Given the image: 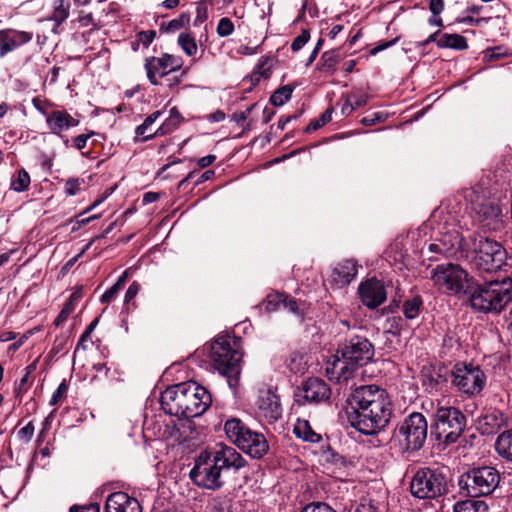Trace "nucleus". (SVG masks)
Returning a JSON list of instances; mask_svg holds the SVG:
<instances>
[{
    "label": "nucleus",
    "mask_w": 512,
    "mask_h": 512,
    "mask_svg": "<svg viewBox=\"0 0 512 512\" xmlns=\"http://www.w3.org/2000/svg\"><path fill=\"white\" fill-rule=\"evenodd\" d=\"M238 448L251 457L260 459L268 452L269 445L262 433L250 429L246 431V436Z\"/></svg>",
    "instance_id": "412c9836"
},
{
    "label": "nucleus",
    "mask_w": 512,
    "mask_h": 512,
    "mask_svg": "<svg viewBox=\"0 0 512 512\" xmlns=\"http://www.w3.org/2000/svg\"><path fill=\"white\" fill-rule=\"evenodd\" d=\"M211 357L216 368L224 375L231 377L240 373V353L233 349L225 337H218L211 345Z\"/></svg>",
    "instance_id": "ddd939ff"
},
{
    "label": "nucleus",
    "mask_w": 512,
    "mask_h": 512,
    "mask_svg": "<svg viewBox=\"0 0 512 512\" xmlns=\"http://www.w3.org/2000/svg\"><path fill=\"white\" fill-rule=\"evenodd\" d=\"M351 425L365 435L384 429L390 422L393 407L385 389L377 385L357 387L349 397Z\"/></svg>",
    "instance_id": "f257e3e1"
},
{
    "label": "nucleus",
    "mask_w": 512,
    "mask_h": 512,
    "mask_svg": "<svg viewBox=\"0 0 512 512\" xmlns=\"http://www.w3.org/2000/svg\"><path fill=\"white\" fill-rule=\"evenodd\" d=\"M254 107H255V104L249 106L245 111H242L239 113H234L233 117H232L233 120L235 122H237L238 124L245 122Z\"/></svg>",
    "instance_id": "680f3d73"
},
{
    "label": "nucleus",
    "mask_w": 512,
    "mask_h": 512,
    "mask_svg": "<svg viewBox=\"0 0 512 512\" xmlns=\"http://www.w3.org/2000/svg\"><path fill=\"white\" fill-rule=\"evenodd\" d=\"M64 0H59V5L56 7L55 15H54V25L52 28V32L59 33L58 28L61 26V23L64 19V10H62Z\"/></svg>",
    "instance_id": "8fccbe9b"
},
{
    "label": "nucleus",
    "mask_w": 512,
    "mask_h": 512,
    "mask_svg": "<svg viewBox=\"0 0 512 512\" xmlns=\"http://www.w3.org/2000/svg\"><path fill=\"white\" fill-rule=\"evenodd\" d=\"M280 303L283 304V306L290 312L295 314L299 313L298 303L283 294L269 295L267 297L266 309L268 311H274L278 308Z\"/></svg>",
    "instance_id": "7c9ffc66"
},
{
    "label": "nucleus",
    "mask_w": 512,
    "mask_h": 512,
    "mask_svg": "<svg viewBox=\"0 0 512 512\" xmlns=\"http://www.w3.org/2000/svg\"><path fill=\"white\" fill-rule=\"evenodd\" d=\"M29 185L30 176L25 169L19 170L16 178H14L11 182V188L17 192L25 191Z\"/></svg>",
    "instance_id": "ea45409f"
},
{
    "label": "nucleus",
    "mask_w": 512,
    "mask_h": 512,
    "mask_svg": "<svg viewBox=\"0 0 512 512\" xmlns=\"http://www.w3.org/2000/svg\"><path fill=\"white\" fill-rule=\"evenodd\" d=\"M505 259L506 250L500 242L479 236L472 258V264L479 275L496 272L502 267Z\"/></svg>",
    "instance_id": "6e6552de"
},
{
    "label": "nucleus",
    "mask_w": 512,
    "mask_h": 512,
    "mask_svg": "<svg viewBox=\"0 0 512 512\" xmlns=\"http://www.w3.org/2000/svg\"><path fill=\"white\" fill-rule=\"evenodd\" d=\"M175 109H172L171 110V117L169 119V122L165 123L164 125H162L155 133L153 134H149V135H146V132L148 130V128L159 118V116L161 115V112L160 111H155L153 112L151 115H149L148 117H146V119L144 120V122L139 125L137 128H136V135L137 136H142L143 137V140H149V139H152L155 135H162V134H165L166 132L169 131V125H170V122L173 121V112H174Z\"/></svg>",
    "instance_id": "bb28decb"
},
{
    "label": "nucleus",
    "mask_w": 512,
    "mask_h": 512,
    "mask_svg": "<svg viewBox=\"0 0 512 512\" xmlns=\"http://www.w3.org/2000/svg\"><path fill=\"white\" fill-rule=\"evenodd\" d=\"M358 290L362 303L370 309L378 307L386 300L385 287L375 278L361 283Z\"/></svg>",
    "instance_id": "6ab92c4d"
},
{
    "label": "nucleus",
    "mask_w": 512,
    "mask_h": 512,
    "mask_svg": "<svg viewBox=\"0 0 512 512\" xmlns=\"http://www.w3.org/2000/svg\"><path fill=\"white\" fill-rule=\"evenodd\" d=\"M428 425L425 417L418 412L411 413L396 428L393 440L402 451H418L427 439Z\"/></svg>",
    "instance_id": "0eeeda50"
},
{
    "label": "nucleus",
    "mask_w": 512,
    "mask_h": 512,
    "mask_svg": "<svg viewBox=\"0 0 512 512\" xmlns=\"http://www.w3.org/2000/svg\"><path fill=\"white\" fill-rule=\"evenodd\" d=\"M140 290V285L137 282H133L128 287L126 293H125V303H129L131 300L135 298V296L138 294Z\"/></svg>",
    "instance_id": "13d9d810"
},
{
    "label": "nucleus",
    "mask_w": 512,
    "mask_h": 512,
    "mask_svg": "<svg viewBox=\"0 0 512 512\" xmlns=\"http://www.w3.org/2000/svg\"><path fill=\"white\" fill-rule=\"evenodd\" d=\"M257 408L258 416L268 423H274L282 416L280 397L270 388L259 391Z\"/></svg>",
    "instance_id": "f3484780"
},
{
    "label": "nucleus",
    "mask_w": 512,
    "mask_h": 512,
    "mask_svg": "<svg viewBox=\"0 0 512 512\" xmlns=\"http://www.w3.org/2000/svg\"><path fill=\"white\" fill-rule=\"evenodd\" d=\"M249 430H250V428L248 426H246L238 418H230V419L226 420V422L224 424V431H225L226 436L237 447L243 441V438H245L246 431H249Z\"/></svg>",
    "instance_id": "a878e982"
},
{
    "label": "nucleus",
    "mask_w": 512,
    "mask_h": 512,
    "mask_svg": "<svg viewBox=\"0 0 512 512\" xmlns=\"http://www.w3.org/2000/svg\"><path fill=\"white\" fill-rule=\"evenodd\" d=\"M310 39L308 30H303L292 42L291 49L299 51Z\"/></svg>",
    "instance_id": "09e8293b"
},
{
    "label": "nucleus",
    "mask_w": 512,
    "mask_h": 512,
    "mask_svg": "<svg viewBox=\"0 0 512 512\" xmlns=\"http://www.w3.org/2000/svg\"><path fill=\"white\" fill-rule=\"evenodd\" d=\"M410 492L418 499H434L446 492L445 476L430 468H420L412 476Z\"/></svg>",
    "instance_id": "9d476101"
},
{
    "label": "nucleus",
    "mask_w": 512,
    "mask_h": 512,
    "mask_svg": "<svg viewBox=\"0 0 512 512\" xmlns=\"http://www.w3.org/2000/svg\"><path fill=\"white\" fill-rule=\"evenodd\" d=\"M70 512H100V506L98 504H91L85 507L73 506L70 508Z\"/></svg>",
    "instance_id": "0e129e2a"
},
{
    "label": "nucleus",
    "mask_w": 512,
    "mask_h": 512,
    "mask_svg": "<svg viewBox=\"0 0 512 512\" xmlns=\"http://www.w3.org/2000/svg\"><path fill=\"white\" fill-rule=\"evenodd\" d=\"M422 306V300L416 296L408 299L404 302L402 310L407 319H414L418 316L420 308Z\"/></svg>",
    "instance_id": "e433bc0d"
},
{
    "label": "nucleus",
    "mask_w": 512,
    "mask_h": 512,
    "mask_svg": "<svg viewBox=\"0 0 512 512\" xmlns=\"http://www.w3.org/2000/svg\"><path fill=\"white\" fill-rule=\"evenodd\" d=\"M293 89L289 85L278 88L270 97V103L274 106H282L287 103L292 96Z\"/></svg>",
    "instance_id": "c9c22d12"
},
{
    "label": "nucleus",
    "mask_w": 512,
    "mask_h": 512,
    "mask_svg": "<svg viewBox=\"0 0 512 512\" xmlns=\"http://www.w3.org/2000/svg\"><path fill=\"white\" fill-rule=\"evenodd\" d=\"M178 44L187 56L193 57L197 54L198 46L195 37L190 33H180Z\"/></svg>",
    "instance_id": "f704fd0d"
},
{
    "label": "nucleus",
    "mask_w": 512,
    "mask_h": 512,
    "mask_svg": "<svg viewBox=\"0 0 512 512\" xmlns=\"http://www.w3.org/2000/svg\"><path fill=\"white\" fill-rule=\"evenodd\" d=\"M105 512H142V508L136 498L125 492H114L106 500Z\"/></svg>",
    "instance_id": "4be33fe9"
},
{
    "label": "nucleus",
    "mask_w": 512,
    "mask_h": 512,
    "mask_svg": "<svg viewBox=\"0 0 512 512\" xmlns=\"http://www.w3.org/2000/svg\"><path fill=\"white\" fill-rule=\"evenodd\" d=\"M468 294H470L469 301L473 309L482 312H500L512 301V279L491 280L480 286L475 282L474 289Z\"/></svg>",
    "instance_id": "7ed1b4c3"
},
{
    "label": "nucleus",
    "mask_w": 512,
    "mask_h": 512,
    "mask_svg": "<svg viewBox=\"0 0 512 512\" xmlns=\"http://www.w3.org/2000/svg\"><path fill=\"white\" fill-rule=\"evenodd\" d=\"M186 388H188V382H183L170 386L162 392L160 402L165 413L179 418L182 417Z\"/></svg>",
    "instance_id": "a211bd4d"
},
{
    "label": "nucleus",
    "mask_w": 512,
    "mask_h": 512,
    "mask_svg": "<svg viewBox=\"0 0 512 512\" xmlns=\"http://www.w3.org/2000/svg\"><path fill=\"white\" fill-rule=\"evenodd\" d=\"M33 434L34 425L32 424V422H29L26 426H24L18 431V437L25 442H29L32 439Z\"/></svg>",
    "instance_id": "5fc2aeb1"
},
{
    "label": "nucleus",
    "mask_w": 512,
    "mask_h": 512,
    "mask_svg": "<svg viewBox=\"0 0 512 512\" xmlns=\"http://www.w3.org/2000/svg\"><path fill=\"white\" fill-rule=\"evenodd\" d=\"M465 200L470 203L480 226L490 232H501L505 226L499 205L487 198L482 187H472L464 191Z\"/></svg>",
    "instance_id": "20e7f679"
},
{
    "label": "nucleus",
    "mask_w": 512,
    "mask_h": 512,
    "mask_svg": "<svg viewBox=\"0 0 512 512\" xmlns=\"http://www.w3.org/2000/svg\"><path fill=\"white\" fill-rule=\"evenodd\" d=\"M221 468L213 461L208 451L200 453L194 468L190 471L191 480L200 487L217 490L222 487Z\"/></svg>",
    "instance_id": "f8f14e48"
},
{
    "label": "nucleus",
    "mask_w": 512,
    "mask_h": 512,
    "mask_svg": "<svg viewBox=\"0 0 512 512\" xmlns=\"http://www.w3.org/2000/svg\"><path fill=\"white\" fill-rule=\"evenodd\" d=\"M487 377L480 366L472 363H458L452 370V384L461 393L474 397L486 385Z\"/></svg>",
    "instance_id": "9b49d317"
},
{
    "label": "nucleus",
    "mask_w": 512,
    "mask_h": 512,
    "mask_svg": "<svg viewBox=\"0 0 512 512\" xmlns=\"http://www.w3.org/2000/svg\"><path fill=\"white\" fill-rule=\"evenodd\" d=\"M208 453L213 461L221 468L222 472L229 470L237 472L246 466V460L232 446L217 443Z\"/></svg>",
    "instance_id": "dca6fc26"
},
{
    "label": "nucleus",
    "mask_w": 512,
    "mask_h": 512,
    "mask_svg": "<svg viewBox=\"0 0 512 512\" xmlns=\"http://www.w3.org/2000/svg\"><path fill=\"white\" fill-rule=\"evenodd\" d=\"M444 0H430L429 9L434 16H438L444 10Z\"/></svg>",
    "instance_id": "052dcab7"
},
{
    "label": "nucleus",
    "mask_w": 512,
    "mask_h": 512,
    "mask_svg": "<svg viewBox=\"0 0 512 512\" xmlns=\"http://www.w3.org/2000/svg\"><path fill=\"white\" fill-rule=\"evenodd\" d=\"M120 290L121 289L119 288V285H113L107 291H105V293L102 295L101 302L109 303L110 301H112L115 298V296L117 295V293Z\"/></svg>",
    "instance_id": "4d7b16f0"
},
{
    "label": "nucleus",
    "mask_w": 512,
    "mask_h": 512,
    "mask_svg": "<svg viewBox=\"0 0 512 512\" xmlns=\"http://www.w3.org/2000/svg\"><path fill=\"white\" fill-rule=\"evenodd\" d=\"M207 17H208V15H207L206 7L199 5L197 7V16L195 19V25L203 23L207 19Z\"/></svg>",
    "instance_id": "774afa93"
},
{
    "label": "nucleus",
    "mask_w": 512,
    "mask_h": 512,
    "mask_svg": "<svg viewBox=\"0 0 512 512\" xmlns=\"http://www.w3.org/2000/svg\"><path fill=\"white\" fill-rule=\"evenodd\" d=\"M347 96L352 99L355 108H359L367 104L368 97L366 94L351 93Z\"/></svg>",
    "instance_id": "bf43d9fd"
},
{
    "label": "nucleus",
    "mask_w": 512,
    "mask_h": 512,
    "mask_svg": "<svg viewBox=\"0 0 512 512\" xmlns=\"http://www.w3.org/2000/svg\"><path fill=\"white\" fill-rule=\"evenodd\" d=\"M356 263L352 260H346L338 263L332 270L331 282L338 288L348 285L356 276Z\"/></svg>",
    "instance_id": "b1692460"
},
{
    "label": "nucleus",
    "mask_w": 512,
    "mask_h": 512,
    "mask_svg": "<svg viewBox=\"0 0 512 512\" xmlns=\"http://www.w3.org/2000/svg\"><path fill=\"white\" fill-rule=\"evenodd\" d=\"M95 218H96V216L83 217V214H79L76 217V219H71L69 221V224L72 225L71 230L76 231V230L80 229L83 225H86L87 223H89L91 220H93ZM66 225H68L67 222H66Z\"/></svg>",
    "instance_id": "3c124183"
},
{
    "label": "nucleus",
    "mask_w": 512,
    "mask_h": 512,
    "mask_svg": "<svg viewBox=\"0 0 512 512\" xmlns=\"http://www.w3.org/2000/svg\"><path fill=\"white\" fill-rule=\"evenodd\" d=\"M301 512H336L332 507L323 502H314L306 505Z\"/></svg>",
    "instance_id": "de8ad7c7"
},
{
    "label": "nucleus",
    "mask_w": 512,
    "mask_h": 512,
    "mask_svg": "<svg viewBox=\"0 0 512 512\" xmlns=\"http://www.w3.org/2000/svg\"><path fill=\"white\" fill-rule=\"evenodd\" d=\"M433 284L451 295H467L475 287V279L460 265L443 263L431 271Z\"/></svg>",
    "instance_id": "39448f33"
},
{
    "label": "nucleus",
    "mask_w": 512,
    "mask_h": 512,
    "mask_svg": "<svg viewBox=\"0 0 512 512\" xmlns=\"http://www.w3.org/2000/svg\"><path fill=\"white\" fill-rule=\"evenodd\" d=\"M454 512H488V505L485 501L474 497L457 501L453 507Z\"/></svg>",
    "instance_id": "2f4dec72"
},
{
    "label": "nucleus",
    "mask_w": 512,
    "mask_h": 512,
    "mask_svg": "<svg viewBox=\"0 0 512 512\" xmlns=\"http://www.w3.org/2000/svg\"><path fill=\"white\" fill-rule=\"evenodd\" d=\"M189 21L190 16L186 13H182L177 18L169 21L168 23H163L161 29L165 30L166 32L173 33L185 27Z\"/></svg>",
    "instance_id": "4c0bfd02"
},
{
    "label": "nucleus",
    "mask_w": 512,
    "mask_h": 512,
    "mask_svg": "<svg viewBox=\"0 0 512 512\" xmlns=\"http://www.w3.org/2000/svg\"><path fill=\"white\" fill-rule=\"evenodd\" d=\"M271 67H272V59L269 57L262 58L258 65L256 71L264 78L267 79L271 75Z\"/></svg>",
    "instance_id": "49530a36"
},
{
    "label": "nucleus",
    "mask_w": 512,
    "mask_h": 512,
    "mask_svg": "<svg viewBox=\"0 0 512 512\" xmlns=\"http://www.w3.org/2000/svg\"><path fill=\"white\" fill-rule=\"evenodd\" d=\"M210 505L211 512H230V500L226 497H216Z\"/></svg>",
    "instance_id": "a18cd8bd"
},
{
    "label": "nucleus",
    "mask_w": 512,
    "mask_h": 512,
    "mask_svg": "<svg viewBox=\"0 0 512 512\" xmlns=\"http://www.w3.org/2000/svg\"><path fill=\"white\" fill-rule=\"evenodd\" d=\"M186 391L182 417L194 418L202 415L211 404V395L206 388L193 381H188Z\"/></svg>",
    "instance_id": "4468645a"
},
{
    "label": "nucleus",
    "mask_w": 512,
    "mask_h": 512,
    "mask_svg": "<svg viewBox=\"0 0 512 512\" xmlns=\"http://www.w3.org/2000/svg\"><path fill=\"white\" fill-rule=\"evenodd\" d=\"M32 38L31 32L11 28L0 30V57H5L8 53L30 42Z\"/></svg>",
    "instance_id": "aec40b11"
},
{
    "label": "nucleus",
    "mask_w": 512,
    "mask_h": 512,
    "mask_svg": "<svg viewBox=\"0 0 512 512\" xmlns=\"http://www.w3.org/2000/svg\"><path fill=\"white\" fill-rule=\"evenodd\" d=\"M83 183V181L78 179H70L66 181V193L69 195H76L80 191Z\"/></svg>",
    "instance_id": "6e6d98bb"
},
{
    "label": "nucleus",
    "mask_w": 512,
    "mask_h": 512,
    "mask_svg": "<svg viewBox=\"0 0 512 512\" xmlns=\"http://www.w3.org/2000/svg\"><path fill=\"white\" fill-rule=\"evenodd\" d=\"M332 119V109H327L323 112L319 119L313 120L306 127L305 132L309 133L311 131L317 130L326 123L330 122Z\"/></svg>",
    "instance_id": "37998d69"
},
{
    "label": "nucleus",
    "mask_w": 512,
    "mask_h": 512,
    "mask_svg": "<svg viewBox=\"0 0 512 512\" xmlns=\"http://www.w3.org/2000/svg\"><path fill=\"white\" fill-rule=\"evenodd\" d=\"M342 60V55L339 50H330L322 54L317 68L324 72L335 71L336 65Z\"/></svg>",
    "instance_id": "473e14b6"
},
{
    "label": "nucleus",
    "mask_w": 512,
    "mask_h": 512,
    "mask_svg": "<svg viewBox=\"0 0 512 512\" xmlns=\"http://www.w3.org/2000/svg\"><path fill=\"white\" fill-rule=\"evenodd\" d=\"M82 298V287L77 289L70 295L69 302H66V316L73 311L74 305Z\"/></svg>",
    "instance_id": "864d4df0"
},
{
    "label": "nucleus",
    "mask_w": 512,
    "mask_h": 512,
    "mask_svg": "<svg viewBox=\"0 0 512 512\" xmlns=\"http://www.w3.org/2000/svg\"><path fill=\"white\" fill-rule=\"evenodd\" d=\"M182 58L170 54H163L160 57L146 59L145 69L151 84L158 85L159 80L165 75L181 69Z\"/></svg>",
    "instance_id": "2eb2a0df"
},
{
    "label": "nucleus",
    "mask_w": 512,
    "mask_h": 512,
    "mask_svg": "<svg viewBox=\"0 0 512 512\" xmlns=\"http://www.w3.org/2000/svg\"><path fill=\"white\" fill-rule=\"evenodd\" d=\"M482 421V432L487 434L493 433L501 425V419H499L497 412L486 414Z\"/></svg>",
    "instance_id": "58836bf2"
},
{
    "label": "nucleus",
    "mask_w": 512,
    "mask_h": 512,
    "mask_svg": "<svg viewBox=\"0 0 512 512\" xmlns=\"http://www.w3.org/2000/svg\"><path fill=\"white\" fill-rule=\"evenodd\" d=\"M90 138V134H81V135H78L77 137L74 138L73 140V146L77 149V150H82L86 144H87V141L88 139Z\"/></svg>",
    "instance_id": "e2e57ef3"
},
{
    "label": "nucleus",
    "mask_w": 512,
    "mask_h": 512,
    "mask_svg": "<svg viewBox=\"0 0 512 512\" xmlns=\"http://www.w3.org/2000/svg\"><path fill=\"white\" fill-rule=\"evenodd\" d=\"M433 421L437 440L446 444L455 443L466 426V417L459 409L452 406H441L439 402L433 415Z\"/></svg>",
    "instance_id": "423d86ee"
},
{
    "label": "nucleus",
    "mask_w": 512,
    "mask_h": 512,
    "mask_svg": "<svg viewBox=\"0 0 512 512\" xmlns=\"http://www.w3.org/2000/svg\"><path fill=\"white\" fill-rule=\"evenodd\" d=\"M500 472L492 466H482L469 470L462 476V488L470 497L492 494L500 483Z\"/></svg>",
    "instance_id": "1a4fd4ad"
},
{
    "label": "nucleus",
    "mask_w": 512,
    "mask_h": 512,
    "mask_svg": "<svg viewBox=\"0 0 512 512\" xmlns=\"http://www.w3.org/2000/svg\"><path fill=\"white\" fill-rule=\"evenodd\" d=\"M355 512H378V507L371 499H363L357 505Z\"/></svg>",
    "instance_id": "603ef678"
},
{
    "label": "nucleus",
    "mask_w": 512,
    "mask_h": 512,
    "mask_svg": "<svg viewBox=\"0 0 512 512\" xmlns=\"http://www.w3.org/2000/svg\"><path fill=\"white\" fill-rule=\"evenodd\" d=\"M47 123L54 133L61 135L64 128V114L60 111H54L47 117Z\"/></svg>",
    "instance_id": "a19ab883"
},
{
    "label": "nucleus",
    "mask_w": 512,
    "mask_h": 512,
    "mask_svg": "<svg viewBox=\"0 0 512 512\" xmlns=\"http://www.w3.org/2000/svg\"><path fill=\"white\" fill-rule=\"evenodd\" d=\"M294 433L298 438L307 442L317 443L321 440V435L315 432L306 420H298L294 427Z\"/></svg>",
    "instance_id": "72a5a7b5"
},
{
    "label": "nucleus",
    "mask_w": 512,
    "mask_h": 512,
    "mask_svg": "<svg viewBox=\"0 0 512 512\" xmlns=\"http://www.w3.org/2000/svg\"><path fill=\"white\" fill-rule=\"evenodd\" d=\"M480 235L469 234L467 237L461 235L460 243L456 245V257L472 261L475 246L478 244Z\"/></svg>",
    "instance_id": "c85d7f7f"
},
{
    "label": "nucleus",
    "mask_w": 512,
    "mask_h": 512,
    "mask_svg": "<svg viewBox=\"0 0 512 512\" xmlns=\"http://www.w3.org/2000/svg\"><path fill=\"white\" fill-rule=\"evenodd\" d=\"M461 235L456 232H450L442 236L439 240L429 245V250L434 253L442 254L446 257L456 256V245L460 243Z\"/></svg>",
    "instance_id": "393cba45"
},
{
    "label": "nucleus",
    "mask_w": 512,
    "mask_h": 512,
    "mask_svg": "<svg viewBox=\"0 0 512 512\" xmlns=\"http://www.w3.org/2000/svg\"><path fill=\"white\" fill-rule=\"evenodd\" d=\"M355 109H356V108H355V106H354V104H353V102H352V99H351V98H349V97L347 96V97H346V99H345V101H344V103H343V105H342L341 113H342L343 115L348 116V115H350V114H351Z\"/></svg>",
    "instance_id": "338daca9"
},
{
    "label": "nucleus",
    "mask_w": 512,
    "mask_h": 512,
    "mask_svg": "<svg viewBox=\"0 0 512 512\" xmlns=\"http://www.w3.org/2000/svg\"><path fill=\"white\" fill-rule=\"evenodd\" d=\"M303 398L309 403L327 401L331 395L330 387L319 378H310L303 384Z\"/></svg>",
    "instance_id": "5701e85b"
},
{
    "label": "nucleus",
    "mask_w": 512,
    "mask_h": 512,
    "mask_svg": "<svg viewBox=\"0 0 512 512\" xmlns=\"http://www.w3.org/2000/svg\"><path fill=\"white\" fill-rule=\"evenodd\" d=\"M234 32V24L233 22L227 18L223 17L219 20L217 25V33L221 37H227Z\"/></svg>",
    "instance_id": "c03bdc74"
},
{
    "label": "nucleus",
    "mask_w": 512,
    "mask_h": 512,
    "mask_svg": "<svg viewBox=\"0 0 512 512\" xmlns=\"http://www.w3.org/2000/svg\"><path fill=\"white\" fill-rule=\"evenodd\" d=\"M404 326L405 321L400 316L388 317L385 322L386 331L393 335H399Z\"/></svg>",
    "instance_id": "79ce46f5"
},
{
    "label": "nucleus",
    "mask_w": 512,
    "mask_h": 512,
    "mask_svg": "<svg viewBox=\"0 0 512 512\" xmlns=\"http://www.w3.org/2000/svg\"><path fill=\"white\" fill-rule=\"evenodd\" d=\"M437 47L444 49V48H451L455 50H466L468 48V44L466 41V38L463 37L460 34H442L439 39L437 40Z\"/></svg>",
    "instance_id": "c756f323"
},
{
    "label": "nucleus",
    "mask_w": 512,
    "mask_h": 512,
    "mask_svg": "<svg viewBox=\"0 0 512 512\" xmlns=\"http://www.w3.org/2000/svg\"><path fill=\"white\" fill-rule=\"evenodd\" d=\"M371 342L361 336L352 337L326 363V375L331 381H347L358 366L372 359Z\"/></svg>",
    "instance_id": "f03ea898"
},
{
    "label": "nucleus",
    "mask_w": 512,
    "mask_h": 512,
    "mask_svg": "<svg viewBox=\"0 0 512 512\" xmlns=\"http://www.w3.org/2000/svg\"><path fill=\"white\" fill-rule=\"evenodd\" d=\"M495 450L500 457L512 463V428L498 435Z\"/></svg>",
    "instance_id": "cd10ccee"
},
{
    "label": "nucleus",
    "mask_w": 512,
    "mask_h": 512,
    "mask_svg": "<svg viewBox=\"0 0 512 512\" xmlns=\"http://www.w3.org/2000/svg\"><path fill=\"white\" fill-rule=\"evenodd\" d=\"M63 394H64V380L58 385V388L53 393V395L49 401V404L55 405L59 401V399L63 396Z\"/></svg>",
    "instance_id": "69168bd1"
}]
</instances>
